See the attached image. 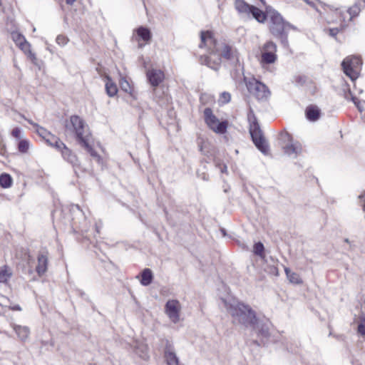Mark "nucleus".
<instances>
[{
  "label": "nucleus",
  "mask_w": 365,
  "mask_h": 365,
  "mask_svg": "<svg viewBox=\"0 0 365 365\" xmlns=\"http://www.w3.org/2000/svg\"><path fill=\"white\" fill-rule=\"evenodd\" d=\"M270 272L275 276L278 275V269L276 267H272L270 269Z\"/></svg>",
  "instance_id": "a18cd8bd"
},
{
  "label": "nucleus",
  "mask_w": 365,
  "mask_h": 365,
  "mask_svg": "<svg viewBox=\"0 0 365 365\" xmlns=\"http://www.w3.org/2000/svg\"><path fill=\"white\" fill-rule=\"evenodd\" d=\"M12 178L9 174H1L0 175V185L2 187L7 188L11 185Z\"/></svg>",
  "instance_id": "7c9ffc66"
},
{
  "label": "nucleus",
  "mask_w": 365,
  "mask_h": 365,
  "mask_svg": "<svg viewBox=\"0 0 365 365\" xmlns=\"http://www.w3.org/2000/svg\"><path fill=\"white\" fill-rule=\"evenodd\" d=\"M17 146L20 153H27L31 147V143L29 140L22 138L19 140Z\"/></svg>",
  "instance_id": "c85d7f7f"
},
{
  "label": "nucleus",
  "mask_w": 365,
  "mask_h": 365,
  "mask_svg": "<svg viewBox=\"0 0 365 365\" xmlns=\"http://www.w3.org/2000/svg\"><path fill=\"white\" fill-rule=\"evenodd\" d=\"M91 140V139H88L86 142L81 143V145L86 149V150L98 163H101L102 160L101 157L93 149L90 144Z\"/></svg>",
  "instance_id": "bb28decb"
},
{
  "label": "nucleus",
  "mask_w": 365,
  "mask_h": 365,
  "mask_svg": "<svg viewBox=\"0 0 365 365\" xmlns=\"http://www.w3.org/2000/svg\"><path fill=\"white\" fill-rule=\"evenodd\" d=\"M339 33L338 29H329V34L332 36H335Z\"/></svg>",
  "instance_id": "c03bdc74"
},
{
  "label": "nucleus",
  "mask_w": 365,
  "mask_h": 365,
  "mask_svg": "<svg viewBox=\"0 0 365 365\" xmlns=\"http://www.w3.org/2000/svg\"><path fill=\"white\" fill-rule=\"evenodd\" d=\"M344 242H346V243H349L350 242L349 239H347V238L344 239Z\"/></svg>",
  "instance_id": "3c124183"
},
{
  "label": "nucleus",
  "mask_w": 365,
  "mask_h": 365,
  "mask_svg": "<svg viewBox=\"0 0 365 365\" xmlns=\"http://www.w3.org/2000/svg\"><path fill=\"white\" fill-rule=\"evenodd\" d=\"M250 14L259 23L264 22L267 17V13L265 14L262 11L254 6H252Z\"/></svg>",
  "instance_id": "b1692460"
},
{
  "label": "nucleus",
  "mask_w": 365,
  "mask_h": 365,
  "mask_svg": "<svg viewBox=\"0 0 365 365\" xmlns=\"http://www.w3.org/2000/svg\"><path fill=\"white\" fill-rule=\"evenodd\" d=\"M65 128L67 131L75 134L77 140L81 144L88 139H91L88 125L78 115H71L69 120L66 121Z\"/></svg>",
  "instance_id": "20e7f679"
},
{
  "label": "nucleus",
  "mask_w": 365,
  "mask_h": 365,
  "mask_svg": "<svg viewBox=\"0 0 365 365\" xmlns=\"http://www.w3.org/2000/svg\"><path fill=\"white\" fill-rule=\"evenodd\" d=\"M276 52V44L271 41L266 42L262 48L261 63L266 64L274 63L277 58Z\"/></svg>",
  "instance_id": "9b49d317"
},
{
  "label": "nucleus",
  "mask_w": 365,
  "mask_h": 365,
  "mask_svg": "<svg viewBox=\"0 0 365 365\" xmlns=\"http://www.w3.org/2000/svg\"><path fill=\"white\" fill-rule=\"evenodd\" d=\"M21 130L19 128H15L11 131V135L16 140H20L21 138Z\"/></svg>",
  "instance_id": "58836bf2"
},
{
  "label": "nucleus",
  "mask_w": 365,
  "mask_h": 365,
  "mask_svg": "<svg viewBox=\"0 0 365 365\" xmlns=\"http://www.w3.org/2000/svg\"><path fill=\"white\" fill-rule=\"evenodd\" d=\"M12 276V270L11 267L4 265L0 267V283H5Z\"/></svg>",
  "instance_id": "5701e85b"
},
{
  "label": "nucleus",
  "mask_w": 365,
  "mask_h": 365,
  "mask_svg": "<svg viewBox=\"0 0 365 365\" xmlns=\"http://www.w3.org/2000/svg\"><path fill=\"white\" fill-rule=\"evenodd\" d=\"M36 133L43 140L51 133L39 125H35Z\"/></svg>",
  "instance_id": "f704fd0d"
},
{
  "label": "nucleus",
  "mask_w": 365,
  "mask_h": 365,
  "mask_svg": "<svg viewBox=\"0 0 365 365\" xmlns=\"http://www.w3.org/2000/svg\"><path fill=\"white\" fill-rule=\"evenodd\" d=\"M120 86L121 89L125 92H130L132 90L129 82L125 78L120 79Z\"/></svg>",
  "instance_id": "4c0bfd02"
},
{
  "label": "nucleus",
  "mask_w": 365,
  "mask_h": 365,
  "mask_svg": "<svg viewBox=\"0 0 365 365\" xmlns=\"http://www.w3.org/2000/svg\"><path fill=\"white\" fill-rule=\"evenodd\" d=\"M43 140L48 145L55 148L56 150H58L63 144V142L58 137L51 133L49 134L48 137H46Z\"/></svg>",
  "instance_id": "393cba45"
},
{
  "label": "nucleus",
  "mask_w": 365,
  "mask_h": 365,
  "mask_svg": "<svg viewBox=\"0 0 365 365\" xmlns=\"http://www.w3.org/2000/svg\"><path fill=\"white\" fill-rule=\"evenodd\" d=\"M136 34L138 37L137 41L139 42L140 40H143L145 43H149L152 38V34L149 29L140 26L136 29Z\"/></svg>",
  "instance_id": "a211bd4d"
},
{
  "label": "nucleus",
  "mask_w": 365,
  "mask_h": 365,
  "mask_svg": "<svg viewBox=\"0 0 365 365\" xmlns=\"http://www.w3.org/2000/svg\"><path fill=\"white\" fill-rule=\"evenodd\" d=\"M284 272L290 282L294 284H301L302 282L299 275L295 272H291L289 268L285 267Z\"/></svg>",
  "instance_id": "cd10ccee"
},
{
  "label": "nucleus",
  "mask_w": 365,
  "mask_h": 365,
  "mask_svg": "<svg viewBox=\"0 0 365 365\" xmlns=\"http://www.w3.org/2000/svg\"><path fill=\"white\" fill-rule=\"evenodd\" d=\"M349 96L351 97V101L354 103V104L356 106L358 109L361 112L363 110L364 108H363L362 105L361 104V102L359 101H358L357 98H356L355 96H353L350 91H349V93L345 95V98L346 99H349Z\"/></svg>",
  "instance_id": "e433bc0d"
},
{
  "label": "nucleus",
  "mask_w": 365,
  "mask_h": 365,
  "mask_svg": "<svg viewBox=\"0 0 365 365\" xmlns=\"http://www.w3.org/2000/svg\"><path fill=\"white\" fill-rule=\"evenodd\" d=\"M358 333L362 336L365 335V316L361 315L359 317L358 324Z\"/></svg>",
  "instance_id": "c9c22d12"
},
{
  "label": "nucleus",
  "mask_w": 365,
  "mask_h": 365,
  "mask_svg": "<svg viewBox=\"0 0 365 365\" xmlns=\"http://www.w3.org/2000/svg\"><path fill=\"white\" fill-rule=\"evenodd\" d=\"M48 267V253L42 252L38 255V264L36 271L39 276H42L47 271Z\"/></svg>",
  "instance_id": "dca6fc26"
},
{
  "label": "nucleus",
  "mask_w": 365,
  "mask_h": 365,
  "mask_svg": "<svg viewBox=\"0 0 365 365\" xmlns=\"http://www.w3.org/2000/svg\"><path fill=\"white\" fill-rule=\"evenodd\" d=\"M307 118L311 121H315L319 118L320 110L316 106H309L306 109Z\"/></svg>",
  "instance_id": "6ab92c4d"
},
{
  "label": "nucleus",
  "mask_w": 365,
  "mask_h": 365,
  "mask_svg": "<svg viewBox=\"0 0 365 365\" xmlns=\"http://www.w3.org/2000/svg\"><path fill=\"white\" fill-rule=\"evenodd\" d=\"M181 309V304L177 299H170L165 305V313L174 324L180 322Z\"/></svg>",
  "instance_id": "9d476101"
},
{
  "label": "nucleus",
  "mask_w": 365,
  "mask_h": 365,
  "mask_svg": "<svg viewBox=\"0 0 365 365\" xmlns=\"http://www.w3.org/2000/svg\"><path fill=\"white\" fill-rule=\"evenodd\" d=\"M231 99V96L229 93L224 92L221 94L220 101L222 103H228Z\"/></svg>",
  "instance_id": "a19ab883"
},
{
  "label": "nucleus",
  "mask_w": 365,
  "mask_h": 365,
  "mask_svg": "<svg viewBox=\"0 0 365 365\" xmlns=\"http://www.w3.org/2000/svg\"><path fill=\"white\" fill-rule=\"evenodd\" d=\"M106 82V91L110 97H113L117 94L118 88L115 83L113 82L111 78L107 76Z\"/></svg>",
  "instance_id": "412c9836"
},
{
  "label": "nucleus",
  "mask_w": 365,
  "mask_h": 365,
  "mask_svg": "<svg viewBox=\"0 0 365 365\" xmlns=\"http://www.w3.org/2000/svg\"><path fill=\"white\" fill-rule=\"evenodd\" d=\"M346 13L349 15L348 21H351L353 18L359 15L360 8L357 4H354L346 11Z\"/></svg>",
  "instance_id": "2f4dec72"
},
{
  "label": "nucleus",
  "mask_w": 365,
  "mask_h": 365,
  "mask_svg": "<svg viewBox=\"0 0 365 365\" xmlns=\"http://www.w3.org/2000/svg\"><path fill=\"white\" fill-rule=\"evenodd\" d=\"M11 38L16 45L22 50L32 61H34L36 59L35 54L31 51V45L26 40L24 36L18 32H13L11 34Z\"/></svg>",
  "instance_id": "f8f14e48"
},
{
  "label": "nucleus",
  "mask_w": 365,
  "mask_h": 365,
  "mask_svg": "<svg viewBox=\"0 0 365 365\" xmlns=\"http://www.w3.org/2000/svg\"><path fill=\"white\" fill-rule=\"evenodd\" d=\"M246 86L249 92L253 94L258 100H266L270 94L267 87L255 78L246 82Z\"/></svg>",
  "instance_id": "1a4fd4ad"
},
{
  "label": "nucleus",
  "mask_w": 365,
  "mask_h": 365,
  "mask_svg": "<svg viewBox=\"0 0 365 365\" xmlns=\"http://www.w3.org/2000/svg\"><path fill=\"white\" fill-rule=\"evenodd\" d=\"M359 198L361 200V205L363 207V210L365 212V192L359 195Z\"/></svg>",
  "instance_id": "79ce46f5"
},
{
  "label": "nucleus",
  "mask_w": 365,
  "mask_h": 365,
  "mask_svg": "<svg viewBox=\"0 0 365 365\" xmlns=\"http://www.w3.org/2000/svg\"><path fill=\"white\" fill-rule=\"evenodd\" d=\"M57 150L61 153L62 158L66 161L72 165L74 170L80 167V163L76 155L63 143ZM75 172H76V170H75Z\"/></svg>",
  "instance_id": "ddd939ff"
},
{
  "label": "nucleus",
  "mask_w": 365,
  "mask_h": 365,
  "mask_svg": "<svg viewBox=\"0 0 365 365\" xmlns=\"http://www.w3.org/2000/svg\"><path fill=\"white\" fill-rule=\"evenodd\" d=\"M31 125H32L34 128H35V125H38L37 123H35L34 122H33L31 120H29V119H26L25 118Z\"/></svg>",
  "instance_id": "8fccbe9b"
},
{
  "label": "nucleus",
  "mask_w": 365,
  "mask_h": 365,
  "mask_svg": "<svg viewBox=\"0 0 365 365\" xmlns=\"http://www.w3.org/2000/svg\"><path fill=\"white\" fill-rule=\"evenodd\" d=\"M362 64L361 59L358 56H350L346 58L341 63L344 72L351 80H355Z\"/></svg>",
  "instance_id": "6e6552de"
},
{
  "label": "nucleus",
  "mask_w": 365,
  "mask_h": 365,
  "mask_svg": "<svg viewBox=\"0 0 365 365\" xmlns=\"http://www.w3.org/2000/svg\"><path fill=\"white\" fill-rule=\"evenodd\" d=\"M251 5L246 3L244 0H235V7L236 10L241 14H244L245 16L250 15V11L252 9Z\"/></svg>",
  "instance_id": "f3484780"
},
{
  "label": "nucleus",
  "mask_w": 365,
  "mask_h": 365,
  "mask_svg": "<svg viewBox=\"0 0 365 365\" xmlns=\"http://www.w3.org/2000/svg\"><path fill=\"white\" fill-rule=\"evenodd\" d=\"M257 335L262 338V340L267 341L270 336L269 327L265 324H262L257 328Z\"/></svg>",
  "instance_id": "c756f323"
},
{
  "label": "nucleus",
  "mask_w": 365,
  "mask_h": 365,
  "mask_svg": "<svg viewBox=\"0 0 365 365\" xmlns=\"http://www.w3.org/2000/svg\"><path fill=\"white\" fill-rule=\"evenodd\" d=\"M153 279V274L151 269L146 268L141 273L140 283L143 286H148L151 284Z\"/></svg>",
  "instance_id": "4be33fe9"
},
{
  "label": "nucleus",
  "mask_w": 365,
  "mask_h": 365,
  "mask_svg": "<svg viewBox=\"0 0 365 365\" xmlns=\"http://www.w3.org/2000/svg\"><path fill=\"white\" fill-rule=\"evenodd\" d=\"M264 247L262 243L257 242L254 245V253L261 258H264Z\"/></svg>",
  "instance_id": "72a5a7b5"
},
{
  "label": "nucleus",
  "mask_w": 365,
  "mask_h": 365,
  "mask_svg": "<svg viewBox=\"0 0 365 365\" xmlns=\"http://www.w3.org/2000/svg\"><path fill=\"white\" fill-rule=\"evenodd\" d=\"M224 307L230 314L233 322L245 326H255L257 319L256 314L249 306L237 302L234 299H222Z\"/></svg>",
  "instance_id": "f03ea898"
},
{
  "label": "nucleus",
  "mask_w": 365,
  "mask_h": 365,
  "mask_svg": "<svg viewBox=\"0 0 365 365\" xmlns=\"http://www.w3.org/2000/svg\"><path fill=\"white\" fill-rule=\"evenodd\" d=\"M75 1L76 0H66V4L69 5H72Z\"/></svg>",
  "instance_id": "de8ad7c7"
},
{
  "label": "nucleus",
  "mask_w": 365,
  "mask_h": 365,
  "mask_svg": "<svg viewBox=\"0 0 365 365\" xmlns=\"http://www.w3.org/2000/svg\"><path fill=\"white\" fill-rule=\"evenodd\" d=\"M200 47L205 46L210 52L209 56H202L200 63L208 67L217 70L221 58L229 61L233 66L240 63L239 53L236 48L225 41H217L211 31H201Z\"/></svg>",
  "instance_id": "f257e3e1"
},
{
  "label": "nucleus",
  "mask_w": 365,
  "mask_h": 365,
  "mask_svg": "<svg viewBox=\"0 0 365 365\" xmlns=\"http://www.w3.org/2000/svg\"><path fill=\"white\" fill-rule=\"evenodd\" d=\"M13 328L21 341H25L29 337L30 331L27 327H22L20 325H14Z\"/></svg>",
  "instance_id": "aec40b11"
},
{
  "label": "nucleus",
  "mask_w": 365,
  "mask_h": 365,
  "mask_svg": "<svg viewBox=\"0 0 365 365\" xmlns=\"http://www.w3.org/2000/svg\"><path fill=\"white\" fill-rule=\"evenodd\" d=\"M221 172L222 173L227 172V166L225 165H223L222 167L221 168Z\"/></svg>",
  "instance_id": "09e8293b"
},
{
  "label": "nucleus",
  "mask_w": 365,
  "mask_h": 365,
  "mask_svg": "<svg viewBox=\"0 0 365 365\" xmlns=\"http://www.w3.org/2000/svg\"><path fill=\"white\" fill-rule=\"evenodd\" d=\"M146 77L155 90L163 81L165 75L161 70L152 68L147 71Z\"/></svg>",
  "instance_id": "4468645a"
},
{
  "label": "nucleus",
  "mask_w": 365,
  "mask_h": 365,
  "mask_svg": "<svg viewBox=\"0 0 365 365\" xmlns=\"http://www.w3.org/2000/svg\"><path fill=\"white\" fill-rule=\"evenodd\" d=\"M135 351L143 359L148 358V346L143 343H138L135 347Z\"/></svg>",
  "instance_id": "a878e982"
},
{
  "label": "nucleus",
  "mask_w": 365,
  "mask_h": 365,
  "mask_svg": "<svg viewBox=\"0 0 365 365\" xmlns=\"http://www.w3.org/2000/svg\"><path fill=\"white\" fill-rule=\"evenodd\" d=\"M68 39L63 35H58L56 38V43L60 46H64L67 43Z\"/></svg>",
  "instance_id": "ea45409f"
},
{
  "label": "nucleus",
  "mask_w": 365,
  "mask_h": 365,
  "mask_svg": "<svg viewBox=\"0 0 365 365\" xmlns=\"http://www.w3.org/2000/svg\"><path fill=\"white\" fill-rule=\"evenodd\" d=\"M267 18L269 19V29L271 34L274 37L279 38L284 46H287V32L289 29L297 30V28L285 21L275 10H267Z\"/></svg>",
  "instance_id": "7ed1b4c3"
},
{
  "label": "nucleus",
  "mask_w": 365,
  "mask_h": 365,
  "mask_svg": "<svg viewBox=\"0 0 365 365\" xmlns=\"http://www.w3.org/2000/svg\"><path fill=\"white\" fill-rule=\"evenodd\" d=\"M163 356L166 365H179V358L177 356L175 348L168 341L165 344Z\"/></svg>",
  "instance_id": "2eb2a0df"
},
{
  "label": "nucleus",
  "mask_w": 365,
  "mask_h": 365,
  "mask_svg": "<svg viewBox=\"0 0 365 365\" xmlns=\"http://www.w3.org/2000/svg\"><path fill=\"white\" fill-rule=\"evenodd\" d=\"M205 121L207 125L215 133L223 134L227 131V122H220L217 118L212 113V110L207 108L204 110Z\"/></svg>",
  "instance_id": "0eeeda50"
},
{
  "label": "nucleus",
  "mask_w": 365,
  "mask_h": 365,
  "mask_svg": "<svg viewBox=\"0 0 365 365\" xmlns=\"http://www.w3.org/2000/svg\"><path fill=\"white\" fill-rule=\"evenodd\" d=\"M308 5L313 8H316L315 3L314 1H312L310 0H304Z\"/></svg>",
  "instance_id": "49530a36"
},
{
  "label": "nucleus",
  "mask_w": 365,
  "mask_h": 365,
  "mask_svg": "<svg viewBox=\"0 0 365 365\" xmlns=\"http://www.w3.org/2000/svg\"><path fill=\"white\" fill-rule=\"evenodd\" d=\"M250 133L256 147L264 154L269 151L268 145L263 136L262 131L255 116L250 117Z\"/></svg>",
  "instance_id": "39448f33"
},
{
  "label": "nucleus",
  "mask_w": 365,
  "mask_h": 365,
  "mask_svg": "<svg viewBox=\"0 0 365 365\" xmlns=\"http://www.w3.org/2000/svg\"><path fill=\"white\" fill-rule=\"evenodd\" d=\"M336 11H337V14L339 15L341 28V29H343L346 26V23L349 21L347 18L348 14L346 13V11H338L337 9H336Z\"/></svg>",
  "instance_id": "473e14b6"
},
{
  "label": "nucleus",
  "mask_w": 365,
  "mask_h": 365,
  "mask_svg": "<svg viewBox=\"0 0 365 365\" xmlns=\"http://www.w3.org/2000/svg\"><path fill=\"white\" fill-rule=\"evenodd\" d=\"M8 307H9L10 309H11L13 311H21V308L19 304H15V305L10 304Z\"/></svg>",
  "instance_id": "37998d69"
},
{
  "label": "nucleus",
  "mask_w": 365,
  "mask_h": 365,
  "mask_svg": "<svg viewBox=\"0 0 365 365\" xmlns=\"http://www.w3.org/2000/svg\"><path fill=\"white\" fill-rule=\"evenodd\" d=\"M280 138L283 142V150L287 155L297 157L302 153V147L301 143L298 141L294 140L289 133L287 132L282 133Z\"/></svg>",
  "instance_id": "423d86ee"
}]
</instances>
